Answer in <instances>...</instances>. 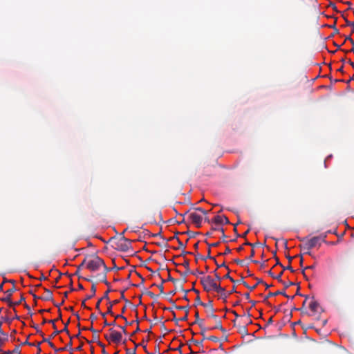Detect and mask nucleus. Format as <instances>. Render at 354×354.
<instances>
[{"label":"nucleus","instance_id":"1","mask_svg":"<svg viewBox=\"0 0 354 354\" xmlns=\"http://www.w3.org/2000/svg\"><path fill=\"white\" fill-rule=\"evenodd\" d=\"M326 234H325L313 236V238L308 240H306V238L299 239V240L304 242L302 244V248L304 250H307V252H305V254L312 256L310 250L315 247L319 248L322 242H326Z\"/></svg>","mask_w":354,"mask_h":354},{"label":"nucleus","instance_id":"2","mask_svg":"<svg viewBox=\"0 0 354 354\" xmlns=\"http://www.w3.org/2000/svg\"><path fill=\"white\" fill-rule=\"evenodd\" d=\"M111 239L115 240L114 248L116 250L123 252H133V247L131 245L132 241L123 236V233L120 234V237H113Z\"/></svg>","mask_w":354,"mask_h":354},{"label":"nucleus","instance_id":"3","mask_svg":"<svg viewBox=\"0 0 354 354\" xmlns=\"http://www.w3.org/2000/svg\"><path fill=\"white\" fill-rule=\"evenodd\" d=\"M100 267H103L106 272L109 271V268L106 267L103 259L97 255H95L93 259L88 261L86 263V268L91 272L99 270Z\"/></svg>","mask_w":354,"mask_h":354},{"label":"nucleus","instance_id":"4","mask_svg":"<svg viewBox=\"0 0 354 354\" xmlns=\"http://www.w3.org/2000/svg\"><path fill=\"white\" fill-rule=\"evenodd\" d=\"M205 308H206V313H207V316L209 317L214 319V321L216 322V325L212 328V329L217 328V329L221 330L223 333H226L225 329L223 328L221 325V322L219 319L218 317L214 314V309L213 307V304H212V300L209 301L208 304L207 306H205Z\"/></svg>","mask_w":354,"mask_h":354},{"label":"nucleus","instance_id":"5","mask_svg":"<svg viewBox=\"0 0 354 354\" xmlns=\"http://www.w3.org/2000/svg\"><path fill=\"white\" fill-rule=\"evenodd\" d=\"M228 272H230L228 271ZM224 279H229L232 283H243L247 288H248L250 290H253L256 288V287L260 284L261 283H263V280L261 279L256 278L257 283L252 286H250L245 281H243V279L240 280H234V277H231L230 274H226L224 277Z\"/></svg>","mask_w":354,"mask_h":354},{"label":"nucleus","instance_id":"6","mask_svg":"<svg viewBox=\"0 0 354 354\" xmlns=\"http://www.w3.org/2000/svg\"><path fill=\"white\" fill-rule=\"evenodd\" d=\"M214 279L210 276H204L201 278V283L203 287V289L206 292H210L212 290Z\"/></svg>","mask_w":354,"mask_h":354},{"label":"nucleus","instance_id":"7","mask_svg":"<svg viewBox=\"0 0 354 354\" xmlns=\"http://www.w3.org/2000/svg\"><path fill=\"white\" fill-rule=\"evenodd\" d=\"M189 218L196 227L199 228L202 226L203 217L196 212L189 213Z\"/></svg>","mask_w":354,"mask_h":354},{"label":"nucleus","instance_id":"8","mask_svg":"<svg viewBox=\"0 0 354 354\" xmlns=\"http://www.w3.org/2000/svg\"><path fill=\"white\" fill-rule=\"evenodd\" d=\"M110 339L111 342L115 344H119L122 341V333L115 330L113 328H110Z\"/></svg>","mask_w":354,"mask_h":354},{"label":"nucleus","instance_id":"9","mask_svg":"<svg viewBox=\"0 0 354 354\" xmlns=\"http://www.w3.org/2000/svg\"><path fill=\"white\" fill-rule=\"evenodd\" d=\"M112 306H113V304H110V306L108 307V309H107V312L106 313H102L101 311H100V315H102V317L104 319V326H115L116 324H115V321H113L111 323H109L106 319V314H110L111 315H113V313L112 311Z\"/></svg>","mask_w":354,"mask_h":354},{"label":"nucleus","instance_id":"10","mask_svg":"<svg viewBox=\"0 0 354 354\" xmlns=\"http://www.w3.org/2000/svg\"><path fill=\"white\" fill-rule=\"evenodd\" d=\"M309 308L313 313V315H315L317 313H319V310H321V312L323 311L318 301H317L314 297H312V301L309 304Z\"/></svg>","mask_w":354,"mask_h":354},{"label":"nucleus","instance_id":"11","mask_svg":"<svg viewBox=\"0 0 354 354\" xmlns=\"http://www.w3.org/2000/svg\"><path fill=\"white\" fill-rule=\"evenodd\" d=\"M212 222L214 223L216 225L230 224L228 218L224 215L215 216L212 221Z\"/></svg>","mask_w":354,"mask_h":354},{"label":"nucleus","instance_id":"12","mask_svg":"<svg viewBox=\"0 0 354 354\" xmlns=\"http://www.w3.org/2000/svg\"><path fill=\"white\" fill-rule=\"evenodd\" d=\"M207 244L208 245V251H207L208 254H207V257H203L202 255L198 254L196 255V260H198V259H202L203 261H206L207 259H214V257H212L210 255V252H211L210 248L212 247H217L218 245H219L220 242H216V243H211V244L207 243Z\"/></svg>","mask_w":354,"mask_h":354},{"label":"nucleus","instance_id":"13","mask_svg":"<svg viewBox=\"0 0 354 354\" xmlns=\"http://www.w3.org/2000/svg\"><path fill=\"white\" fill-rule=\"evenodd\" d=\"M91 291L92 292L91 295H86V298L82 302V306L83 308H85L88 309V310H91V308L87 307L86 306L85 301L86 300H88V299H91L92 297H93L95 296V292H96V286H95V283H93V285L91 286Z\"/></svg>","mask_w":354,"mask_h":354},{"label":"nucleus","instance_id":"14","mask_svg":"<svg viewBox=\"0 0 354 354\" xmlns=\"http://www.w3.org/2000/svg\"><path fill=\"white\" fill-rule=\"evenodd\" d=\"M69 337H70V342L66 346H64V347H62V348H55V351L60 352V351H68L69 352H73L74 349L72 348V339L74 337H71L69 335Z\"/></svg>","mask_w":354,"mask_h":354},{"label":"nucleus","instance_id":"15","mask_svg":"<svg viewBox=\"0 0 354 354\" xmlns=\"http://www.w3.org/2000/svg\"><path fill=\"white\" fill-rule=\"evenodd\" d=\"M279 295H283L284 297H286L287 298H291V299L294 298V296L290 297L288 295H287L286 293L285 292V291L278 290V291L274 292H270L268 293V295L264 299V301H266L268 300V299L269 297H274V296Z\"/></svg>","mask_w":354,"mask_h":354},{"label":"nucleus","instance_id":"16","mask_svg":"<svg viewBox=\"0 0 354 354\" xmlns=\"http://www.w3.org/2000/svg\"><path fill=\"white\" fill-rule=\"evenodd\" d=\"M44 290L46 292L45 296L39 297V299L44 301H53V292L47 288H44Z\"/></svg>","mask_w":354,"mask_h":354},{"label":"nucleus","instance_id":"17","mask_svg":"<svg viewBox=\"0 0 354 354\" xmlns=\"http://www.w3.org/2000/svg\"><path fill=\"white\" fill-rule=\"evenodd\" d=\"M16 291V288L15 286H12V288L6 290L5 294L6 296L5 297L1 298V300H9L12 299V294Z\"/></svg>","mask_w":354,"mask_h":354},{"label":"nucleus","instance_id":"18","mask_svg":"<svg viewBox=\"0 0 354 354\" xmlns=\"http://www.w3.org/2000/svg\"><path fill=\"white\" fill-rule=\"evenodd\" d=\"M182 265L185 267V271L184 272V275L187 276L189 274H194L193 272L189 269V262L188 260H185Z\"/></svg>","mask_w":354,"mask_h":354},{"label":"nucleus","instance_id":"19","mask_svg":"<svg viewBox=\"0 0 354 354\" xmlns=\"http://www.w3.org/2000/svg\"><path fill=\"white\" fill-rule=\"evenodd\" d=\"M268 274L274 279H277L279 282H283L281 279V275L283 274V271H281L278 275L274 274L272 270L268 271Z\"/></svg>","mask_w":354,"mask_h":354},{"label":"nucleus","instance_id":"20","mask_svg":"<svg viewBox=\"0 0 354 354\" xmlns=\"http://www.w3.org/2000/svg\"><path fill=\"white\" fill-rule=\"evenodd\" d=\"M55 320H48V323H52L53 324V327L54 328V332L51 334L50 335V337H55L57 335L61 333V331H59L57 328H56V326L55 324Z\"/></svg>","mask_w":354,"mask_h":354},{"label":"nucleus","instance_id":"21","mask_svg":"<svg viewBox=\"0 0 354 354\" xmlns=\"http://www.w3.org/2000/svg\"><path fill=\"white\" fill-rule=\"evenodd\" d=\"M238 332L243 335H248V332L245 326H239Z\"/></svg>","mask_w":354,"mask_h":354},{"label":"nucleus","instance_id":"22","mask_svg":"<svg viewBox=\"0 0 354 354\" xmlns=\"http://www.w3.org/2000/svg\"><path fill=\"white\" fill-rule=\"evenodd\" d=\"M208 303H203L201 301L200 297L198 295L195 299V304L194 306L200 305L205 308V306H207Z\"/></svg>","mask_w":354,"mask_h":354},{"label":"nucleus","instance_id":"23","mask_svg":"<svg viewBox=\"0 0 354 354\" xmlns=\"http://www.w3.org/2000/svg\"><path fill=\"white\" fill-rule=\"evenodd\" d=\"M0 334L3 336V337L1 338V340H3V344H4V343L8 339V335L1 329V323L0 324Z\"/></svg>","mask_w":354,"mask_h":354},{"label":"nucleus","instance_id":"24","mask_svg":"<svg viewBox=\"0 0 354 354\" xmlns=\"http://www.w3.org/2000/svg\"><path fill=\"white\" fill-rule=\"evenodd\" d=\"M0 334L3 336V337L1 338V340H3V344H4V343L8 339V335L1 329V323L0 324Z\"/></svg>","mask_w":354,"mask_h":354},{"label":"nucleus","instance_id":"25","mask_svg":"<svg viewBox=\"0 0 354 354\" xmlns=\"http://www.w3.org/2000/svg\"><path fill=\"white\" fill-rule=\"evenodd\" d=\"M212 290L216 292H222L221 286L219 283H217L214 280L212 285Z\"/></svg>","mask_w":354,"mask_h":354},{"label":"nucleus","instance_id":"26","mask_svg":"<svg viewBox=\"0 0 354 354\" xmlns=\"http://www.w3.org/2000/svg\"><path fill=\"white\" fill-rule=\"evenodd\" d=\"M1 301L3 302H6L10 307L12 308L13 311L15 313H16V309H15L16 304H15V302L12 301V299H10L9 300H1Z\"/></svg>","mask_w":354,"mask_h":354},{"label":"nucleus","instance_id":"27","mask_svg":"<svg viewBox=\"0 0 354 354\" xmlns=\"http://www.w3.org/2000/svg\"><path fill=\"white\" fill-rule=\"evenodd\" d=\"M199 326L201 329V334L203 336V340L207 339V337L205 336L207 328L203 326V324H199Z\"/></svg>","mask_w":354,"mask_h":354},{"label":"nucleus","instance_id":"28","mask_svg":"<svg viewBox=\"0 0 354 354\" xmlns=\"http://www.w3.org/2000/svg\"><path fill=\"white\" fill-rule=\"evenodd\" d=\"M221 290H222V292H217L221 295V298H223V299L225 300L229 295H228V293L226 292L225 288L221 287Z\"/></svg>","mask_w":354,"mask_h":354},{"label":"nucleus","instance_id":"29","mask_svg":"<svg viewBox=\"0 0 354 354\" xmlns=\"http://www.w3.org/2000/svg\"><path fill=\"white\" fill-rule=\"evenodd\" d=\"M51 338H52V337H50V338H48V339L44 337V339H42V342H48V344H49V346H50L52 348H53V349L55 350V348H57L55 346V345L53 344V342H51L50 341V339H51Z\"/></svg>","mask_w":354,"mask_h":354},{"label":"nucleus","instance_id":"30","mask_svg":"<svg viewBox=\"0 0 354 354\" xmlns=\"http://www.w3.org/2000/svg\"><path fill=\"white\" fill-rule=\"evenodd\" d=\"M195 318H196V320H195L194 323L198 324V325H199V324H203V320L199 318V314H198V311H196L195 313Z\"/></svg>","mask_w":354,"mask_h":354},{"label":"nucleus","instance_id":"31","mask_svg":"<svg viewBox=\"0 0 354 354\" xmlns=\"http://www.w3.org/2000/svg\"><path fill=\"white\" fill-rule=\"evenodd\" d=\"M12 321V319L9 318L8 316H5V317H0V323L1 322V324L3 323V322H11Z\"/></svg>","mask_w":354,"mask_h":354},{"label":"nucleus","instance_id":"32","mask_svg":"<svg viewBox=\"0 0 354 354\" xmlns=\"http://www.w3.org/2000/svg\"><path fill=\"white\" fill-rule=\"evenodd\" d=\"M107 272L104 271V274L102 275V278L100 279V281L104 282L106 286H109L110 283L107 281L106 279V274Z\"/></svg>","mask_w":354,"mask_h":354},{"label":"nucleus","instance_id":"33","mask_svg":"<svg viewBox=\"0 0 354 354\" xmlns=\"http://www.w3.org/2000/svg\"><path fill=\"white\" fill-rule=\"evenodd\" d=\"M99 340V335L98 333H93V339L91 342H96ZM88 342L90 344L91 342L88 341Z\"/></svg>","mask_w":354,"mask_h":354},{"label":"nucleus","instance_id":"34","mask_svg":"<svg viewBox=\"0 0 354 354\" xmlns=\"http://www.w3.org/2000/svg\"><path fill=\"white\" fill-rule=\"evenodd\" d=\"M86 263V259H84L83 260V261L82 262V263L80 266H77V270L75 272V274L76 275L79 274V272H80V267H82Z\"/></svg>","mask_w":354,"mask_h":354},{"label":"nucleus","instance_id":"35","mask_svg":"<svg viewBox=\"0 0 354 354\" xmlns=\"http://www.w3.org/2000/svg\"><path fill=\"white\" fill-rule=\"evenodd\" d=\"M188 313H189V310H187L185 316H183V317H181L178 319H176V322H178V321H183V322L187 321V318H188Z\"/></svg>","mask_w":354,"mask_h":354},{"label":"nucleus","instance_id":"36","mask_svg":"<svg viewBox=\"0 0 354 354\" xmlns=\"http://www.w3.org/2000/svg\"><path fill=\"white\" fill-rule=\"evenodd\" d=\"M207 339L211 340L214 342H218L219 341V339L214 335L209 336L207 337Z\"/></svg>","mask_w":354,"mask_h":354},{"label":"nucleus","instance_id":"37","mask_svg":"<svg viewBox=\"0 0 354 354\" xmlns=\"http://www.w3.org/2000/svg\"><path fill=\"white\" fill-rule=\"evenodd\" d=\"M281 267L283 268V270H282L283 272V270H290L291 272H295V270L292 268V266H290V263H289V265H288V266H286V267H284V266H282Z\"/></svg>","mask_w":354,"mask_h":354},{"label":"nucleus","instance_id":"38","mask_svg":"<svg viewBox=\"0 0 354 354\" xmlns=\"http://www.w3.org/2000/svg\"><path fill=\"white\" fill-rule=\"evenodd\" d=\"M10 353L21 354L19 346H16L15 348L12 351H10Z\"/></svg>","mask_w":354,"mask_h":354},{"label":"nucleus","instance_id":"39","mask_svg":"<svg viewBox=\"0 0 354 354\" xmlns=\"http://www.w3.org/2000/svg\"><path fill=\"white\" fill-rule=\"evenodd\" d=\"M213 259L214 260V261H215V263H216V264L217 268L225 267V268H226L228 270V271H229V272L230 271V269H229V268L225 265V263H221V264H218V263H217V262H216V259H215L214 258Z\"/></svg>","mask_w":354,"mask_h":354},{"label":"nucleus","instance_id":"40","mask_svg":"<svg viewBox=\"0 0 354 354\" xmlns=\"http://www.w3.org/2000/svg\"><path fill=\"white\" fill-rule=\"evenodd\" d=\"M152 286H156V284L153 283ZM157 287L159 288L160 290V294H163L164 293V288H163V285L162 283H160L159 285H157Z\"/></svg>","mask_w":354,"mask_h":354},{"label":"nucleus","instance_id":"41","mask_svg":"<svg viewBox=\"0 0 354 354\" xmlns=\"http://www.w3.org/2000/svg\"><path fill=\"white\" fill-rule=\"evenodd\" d=\"M281 283L283 284L285 288H288L290 286L295 285V283H293L292 281H288V283H285L284 281H283V282H281Z\"/></svg>","mask_w":354,"mask_h":354},{"label":"nucleus","instance_id":"42","mask_svg":"<svg viewBox=\"0 0 354 354\" xmlns=\"http://www.w3.org/2000/svg\"><path fill=\"white\" fill-rule=\"evenodd\" d=\"M84 330H91L93 333H98L100 331L99 330H97L93 328V327L91 326V327L89 328H83Z\"/></svg>","mask_w":354,"mask_h":354},{"label":"nucleus","instance_id":"43","mask_svg":"<svg viewBox=\"0 0 354 354\" xmlns=\"http://www.w3.org/2000/svg\"><path fill=\"white\" fill-rule=\"evenodd\" d=\"M346 41H349L351 42V44H352V46L354 47V41L353 40V39L351 37L350 35L346 37L344 42Z\"/></svg>","mask_w":354,"mask_h":354},{"label":"nucleus","instance_id":"44","mask_svg":"<svg viewBox=\"0 0 354 354\" xmlns=\"http://www.w3.org/2000/svg\"><path fill=\"white\" fill-rule=\"evenodd\" d=\"M191 341L193 342L196 345L200 346L203 347V340L199 342L198 340H195L194 339H192Z\"/></svg>","mask_w":354,"mask_h":354},{"label":"nucleus","instance_id":"45","mask_svg":"<svg viewBox=\"0 0 354 354\" xmlns=\"http://www.w3.org/2000/svg\"><path fill=\"white\" fill-rule=\"evenodd\" d=\"M273 255H274V257L275 258L276 261H277L276 265H279V266H282V264L280 263L278 257H277V252L276 251H274L273 252Z\"/></svg>","mask_w":354,"mask_h":354},{"label":"nucleus","instance_id":"46","mask_svg":"<svg viewBox=\"0 0 354 354\" xmlns=\"http://www.w3.org/2000/svg\"><path fill=\"white\" fill-rule=\"evenodd\" d=\"M68 323H69V320H68V322L65 324L64 328L63 330H60V331H61V333L62 332H66L69 335V331H68V328H67V326H68Z\"/></svg>","mask_w":354,"mask_h":354},{"label":"nucleus","instance_id":"47","mask_svg":"<svg viewBox=\"0 0 354 354\" xmlns=\"http://www.w3.org/2000/svg\"><path fill=\"white\" fill-rule=\"evenodd\" d=\"M33 328L35 329L37 333L39 334L40 335H43V332L39 328V327L37 325L33 326Z\"/></svg>","mask_w":354,"mask_h":354},{"label":"nucleus","instance_id":"48","mask_svg":"<svg viewBox=\"0 0 354 354\" xmlns=\"http://www.w3.org/2000/svg\"><path fill=\"white\" fill-rule=\"evenodd\" d=\"M3 282L4 283H7V282H8V283H12V286H15V280H13V279H4Z\"/></svg>","mask_w":354,"mask_h":354},{"label":"nucleus","instance_id":"49","mask_svg":"<svg viewBox=\"0 0 354 354\" xmlns=\"http://www.w3.org/2000/svg\"><path fill=\"white\" fill-rule=\"evenodd\" d=\"M231 252V250L229 248V247H227L225 252L223 253H220V255H226Z\"/></svg>","mask_w":354,"mask_h":354},{"label":"nucleus","instance_id":"50","mask_svg":"<svg viewBox=\"0 0 354 354\" xmlns=\"http://www.w3.org/2000/svg\"><path fill=\"white\" fill-rule=\"evenodd\" d=\"M24 300H25L24 297L21 296L19 300H17V301H15V304H16V306H18L20 304H21L22 301H24Z\"/></svg>","mask_w":354,"mask_h":354},{"label":"nucleus","instance_id":"51","mask_svg":"<svg viewBox=\"0 0 354 354\" xmlns=\"http://www.w3.org/2000/svg\"><path fill=\"white\" fill-rule=\"evenodd\" d=\"M234 261H235L237 264H239V265H240V266H245V263H244V261H243V260H240V259H235V260H234Z\"/></svg>","mask_w":354,"mask_h":354},{"label":"nucleus","instance_id":"52","mask_svg":"<svg viewBox=\"0 0 354 354\" xmlns=\"http://www.w3.org/2000/svg\"><path fill=\"white\" fill-rule=\"evenodd\" d=\"M126 352H127V354H136V348H134L133 350L127 348L126 350Z\"/></svg>","mask_w":354,"mask_h":354},{"label":"nucleus","instance_id":"53","mask_svg":"<svg viewBox=\"0 0 354 354\" xmlns=\"http://www.w3.org/2000/svg\"><path fill=\"white\" fill-rule=\"evenodd\" d=\"M21 345H29L30 346H35L34 343H30L28 340H26L24 342L21 343Z\"/></svg>","mask_w":354,"mask_h":354},{"label":"nucleus","instance_id":"54","mask_svg":"<svg viewBox=\"0 0 354 354\" xmlns=\"http://www.w3.org/2000/svg\"><path fill=\"white\" fill-rule=\"evenodd\" d=\"M346 26L353 27L354 26V22H351L348 21V19H346Z\"/></svg>","mask_w":354,"mask_h":354},{"label":"nucleus","instance_id":"55","mask_svg":"<svg viewBox=\"0 0 354 354\" xmlns=\"http://www.w3.org/2000/svg\"><path fill=\"white\" fill-rule=\"evenodd\" d=\"M175 308H176L178 310H184L185 311L187 310H188L187 306H175Z\"/></svg>","mask_w":354,"mask_h":354},{"label":"nucleus","instance_id":"56","mask_svg":"<svg viewBox=\"0 0 354 354\" xmlns=\"http://www.w3.org/2000/svg\"><path fill=\"white\" fill-rule=\"evenodd\" d=\"M147 294L152 299H154L156 297V295L155 294H153L152 292H147Z\"/></svg>","mask_w":354,"mask_h":354},{"label":"nucleus","instance_id":"57","mask_svg":"<svg viewBox=\"0 0 354 354\" xmlns=\"http://www.w3.org/2000/svg\"><path fill=\"white\" fill-rule=\"evenodd\" d=\"M179 232H177L175 236H174L173 237L171 238H169V239H167V241H171L172 239H176L177 241L179 240V238L177 236V234H178Z\"/></svg>","mask_w":354,"mask_h":354},{"label":"nucleus","instance_id":"58","mask_svg":"<svg viewBox=\"0 0 354 354\" xmlns=\"http://www.w3.org/2000/svg\"><path fill=\"white\" fill-rule=\"evenodd\" d=\"M96 343L97 344L98 346H100L102 349H104L105 348V345L101 342L100 340H98V342H96Z\"/></svg>","mask_w":354,"mask_h":354},{"label":"nucleus","instance_id":"59","mask_svg":"<svg viewBox=\"0 0 354 354\" xmlns=\"http://www.w3.org/2000/svg\"><path fill=\"white\" fill-rule=\"evenodd\" d=\"M103 299V298H101L98 300V301L97 302L96 305H95V308L97 310H100V302L102 301V300Z\"/></svg>","mask_w":354,"mask_h":354},{"label":"nucleus","instance_id":"60","mask_svg":"<svg viewBox=\"0 0 354 354\" xmlns=\"http://www.w3.org/2000/svg\"><path fill=\"white\" fill-rule=\"evenodd\" d=\"M113 316H114L115 319L122 318V319H126V317L124 316H123L122 314L117 315H113Z\"/></svg>","mask_w":354,"mask_h":354},{"label":"nucleus","instance_id":"61","mask_svg":"<svg viewBox=\"0 0 354 354\" xmlns=\"http://www.w3.org/2000/svg\"><path fill=\"white\" fill-rule=\"evenodd\" d=\"M74 351H80L82 349V344H81L80 346H77L75 348H73Z\"/></svg>","mask_w":354,"mask_h":354},{"label":"nucleus","instance_id":"62","mask_svg":"<svg viewBox=\"0 0 354 354\" xmlns=\"http://www.w3.org/2000/svg\"><path fill=\"white\" fill-rule=\"evenodd\" d=\"M118 327L122 330V333L124 334H127V330H126V328L124 326H118Z\"/></svg>","mask_w":354,"mask_h":354},{"label":"nucleus","instance_id":"63","mask_svg":"<svg viewBox=\"0 0 354 354\" xmlns=\"http://www.w3.org/2000/svg\"><path fill=\"white\" fill-rule=\"evenodd\" d=\"M214 274H215V277L216 279L220 281L221 280V277L218 274V273L216 272V270L214 271Z\"/></svg>","mask_w":354,"mask_h":354},{"label":"nucleus","instance_id":"64","mask_svg":"<svg viewBox=\"0 0 354 354\" xmlns=\"http://www.w3.org/2000/svg\"><path fill=\"white\" fill-rule=\"evenodd\" d=\"M90 319H91V322H93L94 320L97 319V317L94 314H91L90 316Z\"/></svg>","mask_w":354,"mask_h":354}]
</instances>
